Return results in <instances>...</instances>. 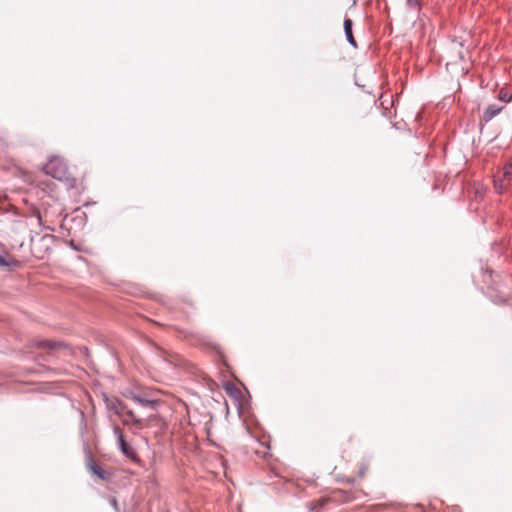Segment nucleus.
<instances>
[{
    "mask_svg": "<svg viewBox=\"0 0 512 512\" xmlns=\"http://www.w3.org/2000/svg\"><path fill=\"white\" fill-rule=\"evenodd\" d=\"M43 170L47 175L66 183L69 187H73L76 183L75 177L62 157H50Z\"/></svg>",
    "mask_w": 512,
    "mask_h": 512,
    "instance_id": "nucleus-1",
    "label": "nucleus"
},
{
    "mask_svg": "<svg viewBox=\"0 0 512 512\" xmlns=\"http://www.w3.org/2000/svg\"><path fill=\"white\" fill-rule=\"evenodd\" d=\"M107 407L116 415L121 417L124 424H128L129 421L139 422L136 420L134 412L128 409V407L123 402L116 398L108 400Z\"/></svg>",
    "mask_w": 512,
    "mask_h": 512,
    "instance_id": "nucleus-2",
    "label": "nucleus"
},
{
    "mask_svg": "<svg viewBox=\"0 0 512 512\" xmlns=\"http://www.w3.org/2000/svg\"><path fill=\"white\" fill-rule=\"evenodd\" d=\"M462 45L460 43H454L452 47L447 51V63L446 67L448 68L450 65H457L464 59V56L461 53Z\"/></svg>",
    "mask_w": 512,
    "mask_h": 512,
    "instance_id": "nucleus-3",
    "label": "nucleus"
},
{
    "mask_svg": "<svg viewBox=\"0 0 512 512\" xmlns=\"http://www.w3.org/2000/svg\"><path fill=\"white\" fill-rule=\"evenodd\" d=\"M87 466H88V469H89L90 473H91L93 476H95V477H97V478H99V479H101V480H103V481H105V480H109V479H110V477H111V473H110V472H108V471H106V470H104V469H103L99 464H97L95 461L90 460V461L88 462V465H87Z\"/></svg>",
    "mask_w": 512,
    "mask_h": 512,
    "instance_id": "nucleus-4",
    "label": "nucleus"
},
{
    "mask_svg": "<svg viewBox=\"0 0 512 512\" xmlns=\"http://www.w3.org/2000/svg\"><path fill=\"white\" fill-rule=\"evenodd\" d=\"M503 109V106H497L495 104L489 105L483 113V120L488 122Z\"/></svg>",
    "mask_w": 512,
    "mask_h": 512,
    "instance_id": "nucleus-5",
    "label": "nucleus"
},
{
    "mask_svg": "<svg viewBox=\"0 0 512 512\" xmlns=\"http://www.w3.org/2000/svg\"><path fill=\"white\" fill-rule=\"evenodd\" d=\"M344 30H345V35H346L348 42L351 45H353L354 47H356L357 44H356L355 38L352 33V20L351 19L346 18L344 20Z\"/></svg>",
    "mask_w": 512,
    "mask_h": 512,
    "instance_id": "nucleus-6",
    "label": "nucleus"
},
{
    "mask_svg": "<svg viewBox=\"0 0 512 512\" xmlns=\"http://www.w3.org/2000/svg\"><path fill=\"white\" fill-rule=\"evenodd\" d=\"M119 447L121 452L127 456L128 458H135V451L132 447L129 446V444L125 441L124 438H121L119 441Z\"/></svg>",
    "mask_w": 512,
    "mask_h": 512,
    "instance_id": "nucleus-7",
    "label": "nucleus"
},
{
    "mask_svg": "<svg viewBox=\"0 0 512 512\" xmlns=\"http://www.w3.org/2000/svg\"><path fill=\"white\" fill-rule=\"evenodd\" d=\"M37 347L39 348H47V349H56L62 346L60 342H54L51 340H43L37 342Z\"/></svg>",
    "mask_w": 512,
    "mask_h": 512,
    "instance_id": "nucleus-8",
    "label": "nucleus"
},
{
    "mask_svg": "<svg viewBox=\"0 0 512 512\" xmlns=\"http://www.w3.org/2000/svg\"><path fill=\"white\" fill-rule=\"evenodd\" d=\"M369 467H370V464H369V461L367 459H363L360 463H359V466H358V477L360 479L364 478L367 471L369 470Z\"/></svg>",
    "mask_w": 512,
    "mask_h": 512,
    "instance_id": "nucleus-9",
    "label": "nucleus"
},
{
    "mask_svg": "<svg viewBox=\"0 0 512 512\" xmlns=\"http://www.w3.org/2000/svg\"><path fill=\"white\" fill-rule=\"evenodd\" d=\"M331 500L330 497H321L320 499L318 500H314V501H311L309 503V508L311 510H315V509H318L320 507H323L326 503H328L329 501Z\"/></svg>",
    "mask_w": 512,
    "mask_h": 512,
    "instance_id": "nucleus-10",
    "label": "nucleus"
},
{
    "mask_svg": "<svg viewBox=\"0 0 512 512\" xmlns=\"http://www.w3.org/2000/svg\"><path fill=\"white\" fill-rule=\"evenodd\" d=\"M0 266H3V267H9V266H14V267H19L20 266V263L19 261L13 259V258H6V257H3V256H0Z\"/></svg>",
    "mask_w": 512,
    "mask_h": 512,
    "instance_id": "nucleus-11",
    "label": "nucleus"
},
{
    "mask_svg": "<svg viewBox=\"0 0 512 512\" xmlns=\"http://www.w3.org/2000/svg\"><path fill=\"white\" fill-rule=\"evenodd\" d=\"M507 180H505L503 178V176L501 178H497L494 180V186H495V189L499 192V193H502L506 188H507Z\"/></svg>",
    "mask_w": 512,
    "mask_h": 512,
    "instance_id": "nucleus-12",
    "label": "nucleus"
},
{
    "mask_svg": "<svg viewBox=\"0 0 512 512\" xmlns=\"http://www.w3.org/2000/svg\"><path fill=\"white\" fill-rule=\"evenodd\" d=\"M131 398H132L133 401H135L138 404L143 405V406H154L155 403H156L155 401L143 399V398H141L140 396H137V395H132Z\"/></svg>",
    "mask_w": 512,
    "mask_h": 512,
    "instance_id": "nucleus-13",
    "label": "nucleus"
},
{
    "mask_svg": "<svg viewBox=\"0 0 512 512\" xmlns=\"http://www.w3.org/2000/svg\"><path fill=\"white\" fill-rule=\"evenodd\" d=\"M502 176L507 181H510L512 179V162L508 163L503 168Z\"/></svg>",
    "mask_w": 512,
    "mask_h": 512,
    "instance_id": "nucleus-14",
    "label": "nucleus"
},
{
    "mask_svg": "<svg viewBox=\"0 0 512 512\" xmlns=\"http://www.w3.org/2000/svg\"><path fill=\"white\" fill-rule=\"evenodd\" d=\"M499 99L504 102H510L512 99V96L509 95L507 91L501 90L499 92Z\"/></svg>",
    "mask_w": 512,
    "mask_h": 512,
    "instance_id": "nucleus-15",
    "label": "nucleus"
},
{
    "mask_svg": "<svg viewBox=\"0 0 512 512\" xmlns=\"http://www.w3.org/2000/svg\"><path fill=\"white\" fill-rule=\"evenodd\" d=\"M113 431H114V434L117 436L118 441L121 438H124L123 431L121 430V428L118 425L114 426Z\"/></svg>",
    "mask_w": 512,
    "mask_h": 512,
    "instance_id": "nucleus-16",
    "label": "nucleus"
},
{
    "mask_svg": "<svg viewBox=\"0 0 512 512\" xmlns=\"http://www.w3.org/2000/svg\"><path fill=\"white\" fill-rule=\"evenodd\" d=\"M421 4V0H407V5L410 8H419Z\"/></svg>",
    "mask_w": 512,
    "mask_h": 512,
    "instance_id": "nucleus-17",
    "label": "nucleus"
},
{
    "mask_svg": "<svg viewBox=\"0 0 512 512\" xmlns=\"http://www.w3.org/2000/svg\"><path fill=\"white\" fill-rule=\"evenodd\" d=\"M33 215H34L35 217H37V219H38V221H39V224H40V225H44V223H43V215L41 214V212H40L39 210H35V211L33 212Z\"/></svg>",
    "mask_w": 512,
    "mask_h": 512,
    "instance_id": "nucleus-18",
    "label": "nucleus"
},
{
    "mask_svg": "<svg viewBox=\"0 0 512 512\" xmlns=\"http://www.w3.org/2000/svg\"><path fill=\"white\" fill-rule=\"evenodd\" d=\"M47 229L51 230V231H54V229L50 226H45Z\"/></svg>",
    "mask_w": 512,
    "mask_h": 512,
    "instance_id": "nucleus-19",
    "label": "nucleus"
},
{
    "mask_svg": "<svg viewBox=\"0 0 512 512\" xmlns=\"http://www.w3.org/2000/svg\"><path fill=\"white\" fill-rule=\"evenodd\" d=\"M338 493L339 492H333V497L335 498Z\"/></svg>",
    "mask_w": 512,
    "mask_h": 512,
    "instance_id": "nucleus-20",
    "label": "nucleus"
}]
</instances>
